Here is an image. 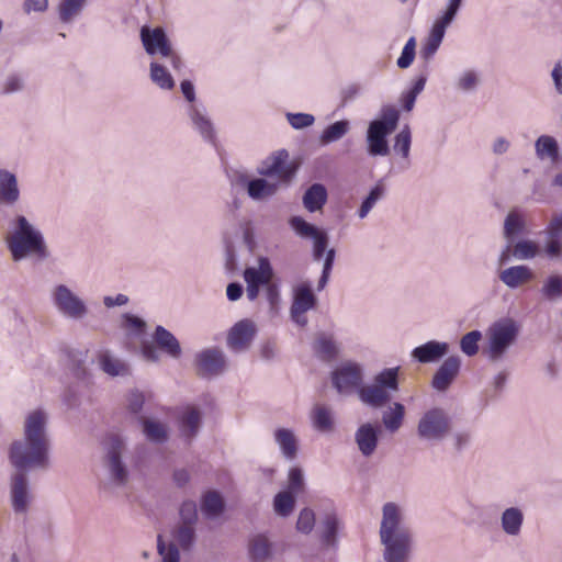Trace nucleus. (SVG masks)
<instances>
[{
  "label": "nucleus",
  "mask_w": 562,
  "mask_h": 562,
  "mask_svg": "<svg viewBox=\"0 0 562 562\" xmlns=\"http://www.w3.org/2000/svg\"><path fill=\"white\" fill-rule=\"evenodd\" d=\"M400 367L385 368L373 375L372 382L362 384L363 368L352 361L341 363L331 373L334 387L340 394L357 391L360 402L371 408H381L400 390Z\"/></svg>",
  "instance_id": "f257e3e1"
},
{
  "label": "nucleus",
  "mask_w": 562,
  "mask_h": 562,
  "mask_svg": "<svg viewBox=\"0 0 562 562\" xmlns=\"http://www.w3.org/2000/svg\"><path fill=\"white\" fill-rule=\"evenodd\" d=\"M384 562H411L415 549V536L406 521L404 509L393 502L382 506L379 529Z\"/></svg>",
  "instance_id": "f03ea898"
},
{
  "label": "nucleus",
  "mask_w": 562,
  "mask_h": 562,
  "mask_svg": "<svg viewBox=\"0 0 562 562\" xmlns=\"http://www.w3.org/2000/svg\"><path fill=\"white\" fill-rule=\"evenodd\" d=\"M5 243L14 261H21L30 256L41 260L49 257L42 232L23 215L15 217Z\"/></svg>",
  "instance_id": "7ed1b4c3"
},
{
  "label": "nucleus",
  "mask_w": 562,
  "mask_h": 562,
  "mask_svg": "<svg viewBox=\"0 0 562 562\" xmlns=\"http://www.w3.org/2000/svg\"><path fill=\"white\" fill-rule=\"evenodd\" d=\"M520 324L512 317H501L485 330L483 355L491 362H499L506 358L517 344L520 335Z\"/></svg>",
  "instance_id": "20e7f679"
},
{
  "label": "nucleus",
  "mask_w": 562,
  "mask_h": 562,
  "mask_svg": "<svg viewBox=\"0 0 562 562\" xmlns=\"http://www.w3.org/2000/svg\"><path fill=\"white\" fill-rule=\"evenodd\" d=\"M400 111L392 105H384L380 116L372 120L367 128L366 143L369 156H387L390 153L387 137L397 127Z\"/></svg>",
  "instance_id": "39448f33"
},
{
  "label": "nucleus",
  "mask_w": 562,
  "mask_h": 562,
  "mask_svg": "<svg viewBox=\"0 0 562 562\" xmlns=\"http://www.w3.org/2000/svg\"><path fill=\"white\" fill-rule=\"evenodd\" d=\"M49 447L43 443L29 441L25 439L12 442L9 451V459L14 470L45 471L50 467Z\"/></svg>",
  "instance_id": "423d86ee"
},
{
  "label": "nucleus",
  "mask_w": 562,
  "mask_h": 562,
  "mask_svg": "<svg viewBox=\"0 0 562 562\" xmlns=\"http://www.w3.org/2000/svg\"><path fill=\"white\" fill-rule=\"evenodd\" d=\"M452 422L448 412L441 407L425 411L418 419L417 437L428 443L443 441L451 432Z\"/></svg>",
  "instance_id": "0eeeda50"
},
{
  "label": "nucleus",
  "mask_w": 562,
  "mask_h": 562,
  "mask_svg": "<svg viewBox=\"0 0 562 562\" xmlns=\"http://www.w3.org/2000/svg\"><path fill=\"white\" fill-rule=\"evenodd\" d=\"M49 299L56 312L66 319L82 321L89 314L86 301L65 283L55 284Z\"/></svg>",
  "instance_id": "6e6552de"
},
{
  "label": "nucleus",
  "mask_w": 562,
  "mask_h": 562,
  "mask_svg": "<svg viewBox=\"0 0 562 562\" xmlns=\"http://www.w3.org/2000/svg\"><path fill=\"white\" fill-rule=\"evenodd\" d=\"M27 472L13 470L9 477V499L16 515H26L34 502Z\"/></svg>",
  "instance_id": "1a4fd4ad"
},
{
  "label": "nucleus",
  "mask_w": 562,
  "mask_h": 562,
  "mask_svg": "<svg viewBox=\"0 0 562 562\" xmlns=\"http://www.w3.org/2000/svg\"><path fill=\"white\" fill-rule=\"evenodd\" d=\"M273 276V268L267 257H259L256 267H247L243 273L247 299L251 302L257 300L260 290L269 285Z\"/></svg>",
  "instance_id": "9d476101"
},
{
  "label": "nucleus",
  "mask_w": 562,
  "mask_h": 562,
  "mask_svg": "<svg viewBox=\"0 0 562 562\" xmlns=\"http://www.w3.org/2000/svg\"><path fill=\"white\" fill-rule=\"evenodd\" d=\"M317 299L313 293L312 286L307 282H302L293 289V302L290 307L292 321L301 327L306 326V312L313 310Z\"/></svg>",
  "instance_id": "9b49d317"
},
{
  "label": "nucleus",
  "mask_w": 562,
  "mask_h": 562,
  "mask_svg": "<svg viewBox=\"0 0 562 562\" xmlns=\"http://www.w3.org/2000/svg\"><path fill=\"white\" fill-rule=\"evenodd\" d=\"M288 158L286 150H278L262 160L257 171L267 178L277 177L279 183H288L295 172L292 165L288 164Z\"/></svg>",
  "instance_id": "f8f14e48"
},
{
  "label": "nucleus",
  "mask_w": 562,
  "mask_h": 562,
  "mask_svg": "<svg viewBox=\"0 0 562 562\" xmlns=\"http://www.w3.org/2000/svg\"><path fill=\"white\" fill-rule=\"evenodd\" d=\"M199 375L210 378L222 374L226 370V358L218 348H207L195 356Z\"/></svg>",
  "instance_id": "ddd939ff"
},
{
  "label": "nucleus",
  "mask_w": 562,
  "mask_h": 562,
  "mask_svg": "<svg viewBox=\"0 0 562 562\" xmlns=\"http://www.w3.org/2000/svg\"><path fill=\"white\" fill-rule=\"evenodd\" d=\"M48 416L42 409L31 412L24 422L23 439L43 443L50 448V440L47 432Z\"/></svg>",
  "instance_id": "4468645a"
},
{
  "label": "nucleus",
  "mask_w": 562,
  "mask_h": 562,
  "mask_svg": "<svg viewBox=\"0 0 562 562\" xmlns=\"http://www.w3.org/2000/svg\"><path fill=\"white\" fill-rule=\"evenodd\" d=\"M123 442L120 439H114L106 456L110 480L115 486H123L128 480V471L121 458Z\"/></svg>",
  "instance_id": "2eb2a0df"
},
{
  "label": "nucleus",
  "mask_w": 562,
  "mask_h": 562,
  "mask_svg": "<svg viewBox=\"0 0 562 562\" xmlns=\"http://www.w3.org/2000/svg\"><path fill=\"white\" fill-rule=\"evenodd\" d=\"M257 333L256 324L246 318L236 323L229 330L227 344L236 352L245 351L251 345Z\"/></svg>",
  "instance_id": "dca6fc26"
},
{
  "label": "nucleus",
  "mask_w": 562,
  "mask_h": 562,
  "mask_svg": "<svg viewBox=\"0 0 562 562\" xmlns=\"http://www.w3.org/2000/svg\"><path fill=\"white\" fill-rule=\"evenodd\" d=\"M461 359L458 356H450L436 370L431 387L438 392H446L460 373Z\"/></svg>",
  "instance_id": "f3484780"
},
{
  "label": "nucleus",
  "mask_w": 562,
  "mask_h": 562,
  "mask_svg": "<svg viewBox=\"0 0 562 562\" xmlns=\"http://www.w3.org/2000/svg\"><path fill=\"white\" fill-rule=\"evenodd\" d=\"M140 38L148 55H171V45L161 27L151 30L148 26H143L140 30Z\"/></svg>",
  "instance_id": "a211bd4d"
},
{
  "label": "nucleus",
  "mask_w": 562,
  "mask_h": 562,
  "mask_svg": "<svg viewBox=\"0 0 562 562\" xmlns=\"http://www.w3.org/2000/svg\"><path fill=\"white\" fill-rule=\"evenodd\" d=\"M187 114L191 121V125L200 136L207 143H215V128L214 124L209 117L206 110L201 104H189Z\"/></svg>",
  "instance_id": "6ab92c4d"
},
{
  "label": "nucleus",
  "mask_w": 562,
  "mask_h": 562,
  "mask_svg": "<svg viewBox=\"0 0 562 562\" xmlns=\"http://www.w3.org/2000/svg\"><path fill=\"white\" fill-rule=\"evenodd\" d=\"M381 428L371 423H364L355 432V441L363 457H371L376 450Z\"/></svg>",
  "instance_id": "aec40b11"
},
{
  "label": "nucleus",
  "mask_w": 562,
  "mask_h": 562,
  "mask_svg": "<svg viewBox=\"0 0 562 562\" xmlns=\"http://www.w3.org/2000/svg\"><path fill=\"white\" fill-rule=\"evenodd\" d=\"M526 229L524 216L517 211H510L504 221V237L507 240L506 249L502 252L499 260L505 262L509 259V250L515 238Z\"/></svg>",
  "instance_id": "412c9836"
},
{
  "label": "nucleus",
  "mask_w": 562,
  "mask_h": 562,
  "mask_svg": "<svg viewBox=\"0 0 562 562\" xmlns=\"http://www.w3.org/2000/svg\"><path fill=\"white\" fill-rule=\"evenodd\" d=\"M449 351V345L445 341L429 340L412 350V358L419 363H432L439 361Z\"/></svg>",
  "instance_id": "4be33fe9"
},
{
  "label": "nucleus",
  "mask_w": 562,
  "mask_h": 562,
  "mask_svg": "<svg viewBox=\"0 0 562 562\" xmlns=\"http://www.w3.org/2000/svg\"><path fill=\"white\" fill-rule=\"evenodd\" d=\"M273 439L284 459L292 461L297 457L299 439L292 429L277 428L273 432Z\"/></svg>",
  "instance_id": "5701e85b"
},
{
  "label": "nucleus",
  "mask_w": 562,
  "mask_h": 562,
  "mask_svg": "<svg viewBox=\"0 0 562 562\" xmlns=\"http://www.w3.org/2000/svg\"><path fill=\"white\" fill-rule=\"evenodd\" d=\"M525 515L521 508L512 506L505 508L499 517L502 531L512 538L520 536Z\"/></svg>",
  "instance_id": "b1692460"
},
{
  "label": "nucleus",
  "mask_w": 562,
  "mask_h": 562,
  "mask_svg": "<svg viewBox=\"0 0 562 562\" xmlns=\"http://www.w3.org/2000/svg\"><path fill=\"white\" fill-rule=\"evenodd\" d=\"M97 361L99 368L109 376L116 378L130 374L128 364L109 350L100 351Z\"/></svg>",
  "instance_id": "393cba45"
},
{
  "label": "nucleus",
  "mask_w": 562,
  "mask_h": 562,
  "mask_svg": "<svg viewBox=\"0 0 562 562\" xmlns=\"http://www.w3.org/2000/svg\"><path fill=\"white\" fill-rule=\"evenodd\" d=\"M279 182L265 178L245 179V187L250 199L262 201L273 196L279 190Z\"/></svg>",
  "instance_id": "a878e982"
},
{
  "label": "nucleus",
  "mask_w": 562,
  "mask_h": 562,
  "mask_svg": "<svg viewBox=\"0 0 562 562\" xmlns=\"http://www.w3.org/2000/svg\"><path fill=\"white\" fill-rule=\"evenodd\" d=\"M153 338L157 347L169 357L173 359H178L181 357L182 349L179 340L171 331L166 329L164 326L158 325L155 328Z\"/></svg>",
  "instance_id": "bb28decb"
},
{
  "label": "nucleus",
  "mask_w": 562,
  "mask_h": 562,
  "mask_svg": "<svg viewBox=\"0 0 562 562\" xmlns=\"http://www.w3.org/2000/svg\"><path fill=\"white\" fill-rule=\"evenodd\" d=\"M499 280L509 289H516L533 279V272L527 266H513L499 272Z\"/></svg>",
  "instance_id": "cd10ccee"
},
{
  "label": "nucleus",
  "mask_w": 562,
  "mask_h": 562,
  "mask_svg": "<svg viewBox=\"0 0 562 562\" xmlns=\"http://www.w3.org/2000/svg\"><path fill=\"white\" fill-rule=\"evenodd\" d=\"M20 198L18 179L7 169H0V202L14 204Z\"/></svg>",
  "instance_id": "c85d7f7f"
},
{
  "label": "nucleus",
  "mask_w": 562,
  "mask_h": 562,
  "mask_svg": "<svg viewBox=\"0 0 562 562\" xmlns=\"http://www.w3.org/2000/svg\"><path fill=\"white\" fill-rule=\"evenodd\" d=\"M201 420V412L194 406H187L179 419L181 435L187 439L195 437L199 432Z\"/></svg>",
  "instance_id": "c756f323"
},
{
  "label": "nucleus",
  "mask_w": 562,
  "mask_h": 562,
  "mask_svg": "<svg viewBox=\"0 0 562 562\" xmlns=\"http://www.w3.org/2000/svg\"><path fill=\"white\" fill-rule=\"evenodd\" d=\"M138 423L142 425L143 434L148 441L154 443L167 441L168 430L164 423L144 416L138 417Z\"/></svg>",
  "instance_id": "7c9ffc66"
},
{
  "label": "nucleus",
  "mask_w": 562,
  "mask_h": 562,
  "mask_svg": "<svg viewBox=\"0 0 562 562\" xmlns=\"http://www.w3.org/2000/svg\"><path fill=\"white\" fill-rule=\"evenodd\" d=\"M225 509V502L216 491H209L201 499V512L207 519L218 518Z\"/></svg>",
  "instance_id": "2f4dec72"
},
{
  "label": "nucleus",
  "mask_w": 562,
  "mask_h": 562,
  "mask_svg": "<svg viewBox=\"0 0 562 562\" xmlns=\"http://www.w3.org/2000/svg\"><path fill=\"white\" fill-rule=\"evenodd\" d=\"M387 409L382 413V424L390 432L397 431L404 422L405 406L400 402L387 403Z\"/></svg>",
  "instance_id": "473e14b6"
},
{
  "label": "nucleus",
  "mask_w": 562,
  "mask_h": 562,
  "mask_svg": "<svg viewBox=\"0 0 562 562\" xmlns=\"http://www.w3.org/2000/svg\"><path fill=\"white\" fill-rule=\"evenodd\" d=\"M326 201L327 190L321 183L312 184L303 195V205L308 212L322 210Z\"/></svg>",
  "instance_id": "72a5a7b5"
},
{
  "label": "nucleus",
  "mask_w": 562,
  "mask_h": 562,
  "mask_svg": "<svg viewBox=\"0 0 562 562\" xmlns=\"http://www.w3.org/2000/svg\"><path fill=\"white\" fill-rule=\"evenodd\" d=\"M445 34L446 31L435 25L431 26L430 32L426 37L425 42L423 43V46L419 52L422 59L428 63L434 58L435 54L437 53L443 41Z\"/></svg>",
  "instance_id": "f704fd0d"
},
{
  "label": "nucleus",
  "mask_w": 562,
  "mask_h": 562,
  "mask_svg": "<svg viewBox=\"0 0 562 562\" xmlns=\"http://www.w3.org/2000/svg\"><path fill=\"white\" fill-rule=\"evenodd\" d=\"M536 155L539 159L549 158L552 162L559 160V146L553 136L541 135L535 143Z\"/></svg>",
  "instance_id": "c9c22d12"
},
{
  "label": "nucleus",
  "mask_w": 562,
  "mask_h": 562,
  "mask_svg": "<svg viewBox=\"0 0 562 562\" xmlns=\"http://www.w3.org/2000/svg\"><path fill=\"white\" fill-rule=\"evenodd\" d=\"M314 351L322 360L330 361L337 357L339 347L331 336L321 334L314 341Z\"/></svg>",
  "instance_id": "e433bc0d"
},
{
  "label": "nucleus",
  "mask_w": 562,
  "mask_h": 562,
  "mask_svg": "<svg viewBox=\"0 0 562 562\" xmlns=\"http://www.w3.org/2000/svg\"><path fill=\"white\" fill-rule=\"evenodd\" d=\"M340 527V520L335 514L325 516L321 526V539L327 547H336L337 533Z\"/></svg>",
  "instance_id": "4c0bfd02"
},
{
  "label": "nucleus",
  "mask_w": 562,
  "mask_h": 562,
  "mask_svg": "<svg viewBox=\"0 0 562 562\" xmlns=\"http://www.w3.org/2000/svg\"><path fill=\"white\" fill-rule=\"evenodd\" d=\"M249 555L252 562H266L271 557V544L269 540L257 535L249 541Z\"/></svg>",
  "instance_id": "58836bf2"
},
{
  "label": "nucleus",
  "mask_w": 562,
  "mask_h": 562,
  "mask_svg": "<svg viewBox=\"0 0 562 562\" xmlns=\"http://www.w3.org/2000/svg\"><path fill=\"white\" fill-rule=\"evenodd\" d=\"M462 4L463 0H448L446 7L440 11L432 25L447 31L456 20Z\"/></svg>",
  "instance_id": "ea45409f"
},
{
  "label": "nucleus",
  "mask_w": 562,
  "mask_h": 562,
  "mask_svg": "<svg viewBox=\"0 0 562 562\" xmlns=\"http://www.w3.org/2000/svg\"><path fill=\"white\" fill-rule=\"evenodd\" d=\"M540 293L543 300L555 303L562 299V277L559 274H551L544 279Z\"/></svg>",
  "instance_id": "a19ab883"
},
{
  "label": "nucleus",
  "mask_w": 562,
  "mask_h": 562,
  "mask_svg": "<svg viewBox=\"0 0 562 562\" xmlns=\"http://www.w3.org/2000/svg\"><path fill=\"white\" fill-rule=\"evenodd\" d=\"M385 195V188L381 181H379L363 199L360 207L357 211V215L360 220L366 218L375 204L382 200Z\"/></svg>",
  "instance_id": "79ce46f5"
},
{
  "label": "nucleus",
  "mask_w": 562,
  "mask_h": 562,
  "mask_svg": "<svg viewBox=\"0 0 562 562\" xmlns=\"http://www.w3.org/2000/svg\"><path fill=\"white\" fill-rule=\"evenodd\" d=\"M26 88V78L23 72L13 71L8 74L1 82V94L10 95L23 92Z\"/></svg>",
  "instance_id": "37998d69"
},
{
  "label": "nucleus",
  "mask_w": 562,
  "mask_h": 562,
  "mask_svg": "<svg viewBox=\"0 0 562 562\" xmlns=\"http://www.w3.org/2000/svg\"><path fill=\"white\" fill-rule=\"evenodd\" d=\"M350 130V122L347 120L337 121L328 125L321 134L319 140L327 145L342 138Z\"/></svg>",
  "instance_id": "c03bdc74"
},
{
  "label": "nucleus",
  "mask_w": 562,
  "mask_h": 562,
  "mask_svg": "<svg viewBox=\"0 0 562 562\" xmlns=\"http://www.w3.org/2000/svg\"><path fill=\"white\" fill-rule=\"evenodd\" d=\"M88 0H63L58 5L59 19L64 23L71 22L83 10Z\"/></svg>",
  "instance_id": "a18cd8bd"
},
{
  "label": "nucleus",
  "mask_w": 562,
  "mask_h": 562,
  "mask_svg": "<svg viewBox=\"0 0 562 562\" xmlns=\"http://www.w3.org/2000/svg\"><path fill=\"white\" fill-rule=\"evenodd\" d=\"M314 427L319 431H330L334 427L331 409L324 405H316L312 412Z\"/></svg>",
  "instance_id": "49530a36"
},
{
  "label": "nucleus",
  "mask_w": 562,
  "mask_h": 562,
  "mask_svg": "<svg viewBox=\"0 0 562 562\" xmlns=\"http://www.w3.org/2000/svg\"><path fill=\"white\" fill-rule=\"evenodd\" d=\"M289 225L293 229L296 236L302 239H312L323 229L316 227L315 225L306 222L301 216H292L289 220Z\"/></svg>",
  "instance_id": "de8ad7c7"
},
{
  "label": "nucleus",
  "mask_w": 562,
  "mask_h": 562,
  "mask_svg": "<svg viewBox=\"0 0 562 562\" xmlns=\"http://www.w3.org/2000/svg\"><path fill=\"white\" fill-rule=\"evenodd\" d=\"M150 79L161 89L170 90L175 87V80L170 72L157 61L150 63Z\"/></svg>",
  "instance_id": "09e8293b"
},
{
  "label": "nucleus",
  "mask_w": 562,
  "mask_h": 562,
  "mask_svg": "<svg viewBox=\"0 0 562 562\" xmlns=\"http://www.w3.org/2000/svg\"><path fill=\"white\" fill-rule=\"evenodd\" d=\"M480 85V75L473 69H467L456 78L454 87L461 92H472Z\"/></svg>",
  "instance_id": "8fccbe9b"
},
{
  "label": "nucleus",
  "mask_w": 562,
  "mask_h": 562,
  "mask_svg": "<svg viewBox=\"0 0 562 562\" xmlns=\"http://www.w3.org/2000/svg\"><path fill=\"white\" fill-rule=\"evenodd\" d=\"M539 246L529 239H522L513 245L512 255L518 260L533 259L539 255Z\"/></svg>",
  "instance_id": "3c124183"
},
{
  "label": "nucleus",
  "mask_w": 562,
  "mask_h": 562,
  "mask_svg": "<svg viewBox=\"0 0 562 562\" xmlns=\"http://www.w3.org/2000/svg\"><path fill=\"white\" fill-rule=\"evenodd\" d=\"M412 145V133L408 125H405L394 138L393 149L403 159L409 158Z\"/></svg>",
  "instance_id": "603ef678"
},
{
  "label": "nucleus",
  "mask_w": 562,
  "mask_h": 562,
  "mask_svg": "<svg viewBox=\"0 0 562 562\" xmlns=\"http://www.w3.org/2000/svg\"><path fill=\"white\" fill-rule=\"evenodd\" d=\"M294 496L290 491L280 492L274 497V510L277 514L286 517L294 508Z\"/></svg>",
  "instance_id": "864d4df0"
},
{
  "label": "nucleus",
  "mask_w": 562,
  "mask_h": 562,
  "mask_svg": "<svg viewBox=\"0 0 562 562\" xmlns=\"http://www.w3.org/2000/svg\"><path fill=\"white\" fill-rule=\"evenodd\" d=\"M482 339L480 330H472L467 333L460 339V349L468 357H473L479 352V341Z\"/></svg>",
  "instance_id": "5fc2aeb1"
},
{
  "label": "nucleus",
  "mask_w": 562,
  "mask_h": 562,
  "mask_svg": "<svg viewBox=\"0 0 562 562\" xmlns=\"http://www.w3.org/2000/svg\"><path fill=\"white\" fill-rule=\"evenodd\" d=\"M473 440V432L469 428L456 430L451 436V443L457 452L468 449Z\"/></svg>",
  "instance_id": "6e6d98bb"
},
{
  "label": "nucleus",
  "mask_w": 562,
  "mask_h": 562,
  "mask_svg": "<svg viewBox=\"0 0 562 562\" xmlns=\"http://www.w3.org/2000/svg\"><path fill=\"white\" fill-rule=\"evenodd\" d=\"M175 539L182 549H190L195 539L194 527L191 525L179 526L175 532Z\"/></svg>",
  "instance_id": "4d7b16f0"
},
{
  "label": "nucleus",
  "mask_w": 562,
  "mask_h": 562,
  "mask_svg": "<svg viewBox=\"0 0 562 562\" xmlns=\"http://www.w3.org/2000/svg\"><path fill=\"white\" fill-rule=\"evenodd\" d=\"M157 551L161 557V562H180V553L175 543L168 546L162 541L161 536L157 539Z\"/></svg>",
  "instance_id": "13d9d810"
},
{
  "label": "nucleus",
  "mask_w": 562,
  "mask_h": 562,
  "mask_svg": "<svg viewBox=\"0 0 562 562\" xmlns=\"http://www.w3.org/2000/svg\"><path fill=\"white\" fill-rule=\"evenodd\" d=\"M315 526V514L310 508H304L300 512L296 529L297 531L308 535Z\"/></svg>",
  "instance_id": "bf43d9fd"
},
{
  "label": "nucleus",
  "mask_w": 562,
  "mask_h": 562,
  "mask_svg": "<svg viewBox=\"0 0 562 562\" xmlns=\"http://www.w3.org/2000/svg\"><path fill=\"white\" fill-rule=\"evenodd\" d=\"M311 240L313 241V259L319 261L328 250V235L325 231H322Z\"/></svg>",
  "instance_id": "052dcab7"
},
{
  "label": "nucleus",
  "mask_w": 562,
  "mask_h": 562,
  "mask_svg": "<svg viewBox=\"0 0 562 562\" xmlns=\"http://www.w3.org/2000/svg\"><path fill=\"white\" fill-rule=\"evenodd\" d=\"M286 120L295 130L308 127L315 122V117L308 113H286Z\"/></svg>",
  "instance_id": "680f3d73"
},
{
  "label": "nucleus",
  "mask_w": 562,
  "mask_h": 562,
  "mask_svg": "<svg viewBox=\"0 0 562 562\" xmlns=\"http://www.w3.org/2000/svg\"><path fill=\"white\" fill-rule=\"evenodd\" d=\"M180 517L182 525L194 526L198 519L196 504L193 501H186L180 507Z\"/></svg>",
  "instance_id": "e2e57ef3"
},
{
  "label": "nucleus",
  "mask_w": 562,
  "mask_h": 562,
  "mask_svg": "<svg viewBox=\"0 0 562 562\" xmlns=\"http://www.w3.org/2000/svg\"><path fill=\"white\" fill-rule=\"evenodd\" d=\"M304 477L303 472L299 468H292L289 472V491L291 493H299L303 490Z\"/></svg>",
  "instance_id": "0e129e2a"
},
{
  "label": "nucleus",
  "mask_w": 562,
  "mask_h": 562,
  "mask_svg": "<svg viewBox=\"0 0 562 562\" xmlns=\"http://www.w3.org/2000/svg\"><path fill=\"white\" fill-rule=\"evenodd\" d=\"M145 403V396L138 391L131 392L127 398V406L131 413L138 414Z\"/></svg>",
  "instance_id": "69168bd1"
},
{
  "label": "nucleus",
  "mask_w": 562,
  "mask_h": 562,
  "mask_svg": "<svg viewBox=\"0 0 562 562\" xmlns=\"http://www.w3.org/2000/svg\"><path fill=\"white\" fill-rule=\"evenodd\" d=\"M550 76H551V79L553 82L554 91L559 95H562V61L561 60H558L554 63Z\"/></svg>",
  "instance_id": "338daca9"
},
{
  "label": "nucleus",
  "mask_w": 562,
  "mask_h": 562,
  "mask_svg": "<svg viewBox=\"0 0 562 562\" xmlns=\"http://www.w3.org/2000/svg\"><path fill=\"white\" fill-rule=\"evenodd\" d=\"M562 232V215H555L550 221L546 233L549 238H558Z\"/></svg>",
  "instance_id": "774afa93"
}]
</instances>
